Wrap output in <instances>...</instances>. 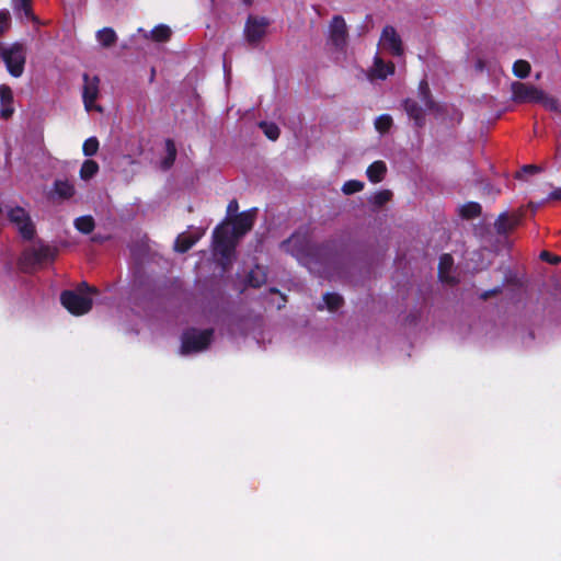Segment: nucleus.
Returning a JSON list of instances; mask_svg holds the SVG:
<instances>
[{
  "instance_id": "nucleus-35",
  "label": "nucleus",
  "mask_w": 561,
  "mask_h": 561,
  "mask_svg": "<svg viewBox=\"0 0 561 561\" xmlns=\"http://www.w3.org/2000/svg\"><path fill=\"white\" fill-rule=\"evenodd\" d=\"M364 188V183L357 180H350L342 186V192L345 195H351L360 192Z\"/></svg>"
},
{
  "instance_id": "nucleus-19",
  "label": "nucleus",
  "mask_w": 561,
  "mask_h": 561,
  "mask_svg": "<svg viewBox=\"0 0 561 561\" xmlns=\"http://www.w3.org/2000/svg\"><path fill=\"white\" fill-rule=\"evenodd\" d=\"M54 191L60 198L65 199L71 198L76 193L73 184L68 180H56Z\"/></svg>"
},
{
  "instance_id": "nucleus-14",
  "label": "nucleus",
  "mask_w": 561,
  "mask_h": 561,
  "mask_svg": "<svg viewBox=\"0 0 561 561\" xmlns=\"http://www.w3.org/2000/svg\"><path fill=\"white\" fill-rule=\"evenodd\" d=\"M454 266V259L449 254H443L438 264V276L442 282L453 284L455 278L450 275Z\"/></svg>"
},
{
  "instance_id": "nucleus-41",
  "label": "nucleus",
  "mask_w": 561,
  "mask_h": 561,
  "mask_svg": "<svg viewBox=\"0 0 561 561\" xmlns=\"http://www.w3.org/2000/svg\"><path fill=\"white\" fill-rule=\"evenodd\" d=\"M549 199H561V187H558L556 190H553L549 196H548Z\"/></svg>"
},
{
  "instance_id": "nucleus-31",
  "label": "nucleus",
  "mask_w": 561,
  "mask_h": 561,
  "mask_svg": "<svg viewBox=\"0 0 561 561\" xmlns=\"http://www.w3.org/2000/svg\"><path fill=\"white\" fill-rule=\"evenodd\" d=\"M260 127L268 139L276 140L279 137V128L276 124L261 122Z\"/></svg>"
},
{
  "instance_id": "nucleus-40",
  "label": "nucleus",
  "mask_w": 561,
  "mask_h": 561,
  "mask_svg": "<svg viewBox=\"0 0 561 561\" xmlns=\"http://www.w3.org/2000/svg\"><path fill=\"white\" fill-rule=\"evenodd\" d=\"M238 209H239L238 202L236 199H232L229 202V204L227 206V214L232 215V214L237 213Z\"/></svg>"
},
{
  "instance_id": "nucleus-33",
  "label": "nucleus",
  "mask_w": 561,
  "mask_h": 561,
  "mask_svg": "<svg viewBox=\"0 0 561 561\" xmlns=\"http://www.w3.org/2000/svg\"><path fill=\"white\" fill-rule=\"evenodd\" d=\"M391 125H392V118L390 115H387V114H382V115L378 116L375 121V127L381 134L387 133L389 130V128L391 127Z\"/></svg>"
},
{
  "instance_id": "nucleus-42",
  "label": "nucleus",
  "mask_w": 561,
  "mask_h": 561,
  "mask_svg": "<svg viewBox=\"0 0 561 561\" xmlns=\"http://www.w3.org/2000/svg\"><path fill=\"white\" fill-rule=\"evenodd\" d=\"M537 170H538V168L536 165H531V164L525 165L523 168L524 172H530V173L536 172Z\"/></svg>"
},
{
  "instance_id": "nucleus-25",
  "label": "nucleus",
  "mask_w": 561,
  "mask_h": 561,
  "mask_svg": "<svg viewBox=\"0 0 561 561\" xmlns=\"http://www.w3.org/2000/svg\"><path fill=\"white\" fill-rule=\"evenodd\" d=\"M99 171V164L93 160H85L80 169V178L83 181L92 179Z\"/></svg>"
},
{
  "instance_id": "nucleus-4",
  "label": "nucleus",
  "mask_w": 561,
  "mask_h": 561,
  "mask_svg": "<svg viewBox=\"0 0 561 561\" xmlns=\"http://www.w3.org/2000/svg\"><path fill=\"white\" fill-rule=\"evenodd\" d=\"M7 216L23 239L32 240L34 238L35 225L26 209L20 206L8 207Z\"/></svg>"
},
{
  "instance_id": "nucleus-6",
  "label": "nucleus",
  "mask_w": 561,
  "mask_h": 561,
  "mask_svg": "<svg viewBox=\"0 0 561 561\" xmlns=\"http://www.w3.org/2000/svg\"><path fill=\"white\" fill-rule=\"evenodd\" d=\"M511 91L513 101L517 103H538L542 98V90L519 81L511 84Z\"/></svg>"
},
{
  "instance_id": "nucleus-23",
  "label": "nucleus",
  "mask_w": 561,
  "mask_h": 561,
  "mask_svg": "<svg viewBox=\"0 0 561 561\" xmlns=\"http://www.w3.org/2000/svg\"><path fill=\"white\" fill-rule=\"evenodd\" d=\"M538 103H540L546 110L550 112L561 114L560 101L557 98L547 94L545 91H542V98H540Z\"/></svg>"
},
{
  "instance_id": "nucleus-5",
  "label": "nucleus",
  "mask_w": 561,
  "mask_h": 561,
  "mask_svg": "<svg viewBox=\"0 0 561 561\" xmlns=\"http://www.w3.org/2000/svg\"><path fill=\"white\" fill-rule=\"evenodd\" d=\"M2 57L8 71L15 78L20 77L24 70L25 49L21 44H13L1 48Z\"/></svg>"
},
{
  "instance_id": "nucleus-44",
  "label": "nucleus",
  "mask_w": 561,
  "mask_h": 561,
  "mask_svg": "<svg viewBox=\"0 0 561 561\" xmlns=\"http://www.w3.org/2000/svg\"><path fill=\"white\" fill-rule=\"evenodd\" d=\"M499 291H500V289H499V288H496V289H494L492 293H493V294H496V293H499Z\"/></svg>"
},
{
  "instance_id": "nucleus-30",
  "label": "nucleus",
  "mask_w": 561,
  "mask_h": 561,
  "mask_svg": "<svg viewBox=\"0 0 561 561\" xmlns=\"http://www.w3.org/2000/svg\"><path fill=\"white\" fill-rule=\"evenodd\" d=\"M323 301L330 311H335L342 306L343 299L337 294L328 293L323 296Z\"/></svg>"
},
{
  "instance_id": "nucleus-7",
  "label": "nucleus",
  "mask_w": 561,
  "mask_h": 561,
  "mask_svg": "<svg viewBox=\"0 0 561 561\" xmlns=\"http://www.w3.org/2000/svg\"><path fill=\"white\" fill-rule=\"evenodd\" d=\"M83 92L82 99L84 107L88 112L98 111L102 112V107L95 104V100L99 96L100 79L96 76L90 77L88 73L83 75Z\"/></svg>"
},
{
  "instance_id": "nucleus-28",
  "label": "nucleus",
  "mask_w": 561,
  "mask_h": 561,
  "mask_svg": "<svg viewBox=\"0 0 561 561\" xmlns=\"http://www.w3.org/2000/svg\"><path fill=\"white\" fill-rule=\"evenodd\" d=\"M530 69V64L524 59L516 60L513 65V73L520 79L527 78Z\"/></svg>"
},
{
  "instance_id": "nucleus-32",
  "label": "nucleus",
  "mask_w": 561,
  "mask_h": 561,
  "mask_svg": "<svg viewBox=\"0 0 561 561\" xmlns=\"http://www.w3.org/2000/svg\"><path fill=\"white\" fill-rule=\"evenodd\" d=\"M299 243L298 250L302 249V240L298 234H293L289 239L283 241L280 243V248L288 253L295 254V250L291 248L293 245H297Z\"/></svg>"
},
{
  "instance_id": "nucleus-38",
  "label": "nucleus",
  "mask_w": 561,
  "mask_h": 561,
  "mask_svg": "<svg viewBox=\"0 0 561 561\" xmlns=\"http://www.w3.org/2000/svg\"><path fill=\"white\" fill-rule=\"evenodd\" d=\"M11 15L8 10H0V33L9 28Z\"/></svg>"
},
{
  "instance_id": "nucleus-22",
  "label": "nucleus",
  "mask_w": 561,
  "mask_h": 561,
  "mask_svg": "<svg viewBox=\"0 0 561 561\" xmlns=\"http://www.w3.org/2000/svg\"><path fill=\"white\" fill-rule=\"evenodd\" d=\"M96 38L103 47H110L116 42V33L111 27H104L96 33Z\"/></svg>"
},
{
  "instance_id": "nucleus-37",
  "label": "nucleus",
  "mask_w": 561,
  "mask_h": 561,
  "mask_svg": "<svg viewBox=\"0 0 561 561\" xmlns=\"http://www.w3.org/2000/svg\"><path fill=\"white\" fill-rule=\"evenodd\" d=\"M391 192L390 191H380L378 193H376L373 197H371V203L375 204L376 206H382L383 204H386L390 198H391Z\"/></svg>"
},
{
  "instance_id": "nucleus-2",
  "label": "nucleus",
  "mask_w": 561,
  "mask_h": 561,
  "mask_svg": "<svg viewBox=\"0 0 561 561\" xmlns=\"http://www.w3.org/2000/svg\"><path fill=\"white\" fill-rule=\"evenodd\" d=\"M95 291L94 288L82 283L77 291L65 290L60 296V301L70 313L81 316L89 312L92 308V299L87 294Z\"/></svg>"
},
{
  "instance_id": "nucleus-24",
  "label": "nucleus",
  "mask_w": 561,
  "mask_h": 561,
  "mask_svg": "<svg viewBox=\"0 0 561 561\" xmlns=\"http://www.w3.org/2000/svg\"><path fill=\"white\" fill-rule=\"evenodd\" d=\"M94 226H95L94 219L92 216H89V215L78 217L75 220L76 229L84 234L92 232L94 229Z\"/></svg>"
},
{
  "instance_id": "nucleus-20",
  "label": "nucleus",
  "mask_w": 561,
  "mask_h": 561,
  "mask_svg": "<svg viewBox=\"0 0 561 561\" xmlns=\"http://www.w3.org/2000/svg\"><path fill=\"white\" fill-rule=\"evenodd\" d=\"M199 239V236H191L186 233L180 234L174 242V250L180 253L188 251Z\"/></svg>"
},
{
  "instance_id": "nucleus-43",
  "label": "nucleus",
  "mask_w": 561,
  "mask_h": 561,
  "mask_svg": "<svg viewBox=\"0 0 561 561\" xmlns=\"http://www.w3.org/2000/svg\"><path fill=\"white\" fill-rule=\"evenodd\" d=\"M482 297H483L484 299H485V298H488V297H489V293H484V294L482 295Z\"/></svg>"
},
{
  "instance_id": "nucleus-8",
  "label": "nucleus",
  "mask_w": 561,
  "mask_h": 561,
  "mask_svg": "<svg viewBox=\"0 0 561 561\" xmlns=\"http://www.w3.org/2000/svg\"><path fill=\"white\" fill-rule=\"evenodd\" d=\"M329 39L336 49H344L347 42V26L341 15H334L329 25Z\"/></svg>"
},
{
  "instance_id": "nucleus-21",
  "label": "nucleus",
  "mask_w": 561,
  "mask_h": 561,
  "mask_svg": "<svg viewBox=\"0 0 561 561\" xmlns=\"http://www.w3.org/2000/svg\"><path fill=\"white\" fill-rule=\"evenodd\" d=\"M171 35V30L169 26L161 24L156 26L150 33L144 32V36L148 38L149 36L156 42H165L169 39Z\"/></svg>"
},
{
  "instance_id": "nucleus-36",
  "label": "nucleus",
  "mask_w": 561,
  "mask_h": 561,
  "mask_svg": "<svg viewBox=\"0 0 561 561\" xmlns=\"http://www.w3.org/2000/svg\"><path fill=\"white\" fill-rule=\"evenodd\" d=\"M419 93H420V98H421V101L424 104V106L427 108H432L433 102L430 98V89H428V84L426 81H421L420 87H419Z\"/></svg>"
},
{
  "instance_id": "nucleus-18",
  "label": "nucleus",
  "mask_w": 561,
  "mask_h": 561,
  "mask_svg": "<svg viewBox=\"0 0 561 561\" xmlns=\"http://www.w3.org/2000/svg\"><path fill=\"white\" fill-rule=\"evenodd\" d=\"M386 172H387V167H386L385 162L383 161H375L374 163H371L368 167L366 174L370 182L378 183V182L382 181Z\"/></svg>"
},
{
  "instance_id": "nucleus-10",
  "label": "nucleus",
  "mask_w": 561,
  "mask_h": 561,
  "mask_svg": "<svg viewBox=\"0 0 561 561\" xmlns=\"http://www.w3.org/2000/svg\"><path fill=\"white\" fill-rule=\"evenodd\" d=\"M380 44L394 56H401L403 53L401 38L392 26H386L382 30Z\"/></svg>"
},
{
  "instance_id": "nucleus-39",
  "label": "nucleus",
  "mask_w": 561,
  "mask_h": 561,
  "mask_svg": "<svg viewBox=\"0 0 561 561\" xmlns=\"http://www.w3.org/2000/svg\"><path fill=\"white\" fill-rule=\"evenodd\" d=\"M540 257L547 262H550V263H553V264H557L559 262H561V257H558V256H553L551 255L549 252L547 251H543L541 252L540 254Z\"/></svg>"
},
{
  "instance_id": "nucleus-15",
  "label": "nucleus",
  "mask_w": 561,
  "mask_h": 561,
  "mask_svg": "<svg viewBox=\"0 0 561 561\" xmlns=\"http://www.w3.org/2000/svg\"><path fill=\"white\" fill-rule=\"evenodd\" d=\"M394 71L393 64H385L381 58L378 56L375 57L374 68L371 70V76L378 79H386L389 75H392Z\"/></svg>"
},
{
  "instance_id": "nucleus-3",
  "label": "nucleus",
  "mask_w": 561,
  "mask_h": 561,
  "mask_svg": "<svg viewBox=\"0 0 561 561\" xmlns=\"http://www.w3.org/2000/svg\"><path fill=\"white\" fill-rule=\"evenodd\" d=\"M211 336L213 330H187L182 336L181 353L190 354L204 351L210 344Z\"/></svg>"
},
{
  "instance_id": "nucleus-9",
  "label": "nucleus",
  "mask_w": 561,
  "mask_h": 561,
  "mask_svg": "<svg viewBox=\"0 0 561 561\" xmlns=\"http://www.w3.org/2000/svg\"><path fill=\"white\" fill-rule=\"evenodd\" d=\"M53 259L54 250L50 247L44 244L33 247L24 253V262L30 265L42 264Z\"/></svg>"
},
{
  "instance_id": "nucleus-13",
  "label": "nucleus",
  "mask_w": 561,
  "mask_h": 561,
  "mask_svg": "<svg viewBox=\"0 0 561 561\" xmlns=\"http://www.w3.org/2000/svg\"><path fill=\"white\" fill-rule=\"evenodd\" d=\"M519 215H508L507 213H502L497 217L494 226L499 234H507L519 224Z\"/></svg>"
},
{
  "instance_id": "nucleus-17",
  "label": "nucleus",
  "mask_w": 561,
  "mask_h": 561,
  "mask_svg": "<svg viewBox=\"0 0 561 561\" xmlns=\"http://www.w3.org/2000/svg\"><path fill=\"white\" fill-rule=\"evenodd\" d=\"M0 100L2 103V110L0 112V116L3 118H9L12 113L13 108L10 106V103L12 101V91L7 85L0 87Z\"/></svg>"
},
{
  "instance_id": "nucleus-1",
  "label": "nucleus",
  "mask_w": 561,
  "mask_h": 561,
  "mask_svg": "<svg viewBox=\"0 0 561 561\" xmlns=\"http://www.w3.org/2000/svg\"><path fill=\"white\" fill-rule=\"evenodd\" d=\"M254 217L255 209L247 210L234 218L232 231L226 221L215 228L213 232L214 251L221 257L224 270L231 261L237 240L251 230Z\"/></svg>"
},
{
  "instance_id": "nucleus-12",
  "label": "nucleus",
  "mask_w": 561,
  "mask_h": 561,
  "mask_svg": "<svg viewBox=\"0 0 561 561\" xmlns=\"http://www.w3.org/2000/svg\"><path fill=\"white\" fill-rule=\"evenodd\" d=\"M33 0H11V7L15 16L20 20H31L35 24H39V20L32 11Z\"/></svg>"
},
{
  "instance_id": "nucleus-34",
  "label": "nucleus",
  "mask_w": 561,
  "mask_h": 561,
  "mask_svg": "<svg viewBox=\"0 0 561 561\" xmlns=\"http://www.w3.org/2000/svg\"><path fill=\"white\" fill-rule=\"evenodd\" d=\"M99 150V140L95 137L88 138L82 146V151L85 157L94 156Z\"/></svg>"
},
{
  "instance_id": "nucleus-11",
  "label": "nucleus",
  "mask_w": 561,
  "mask_h": 561,
  "mask_svg": "<svg viewBox=\"0 0 561 561\" xmlns=\"http://www.w3.org/2000/svg\"><path fill=\"white\" fill-rule=\"evenodd\" d=\"M268 22L265 19L250 18L245 25V37L248 42L254 44L265 34Z\"/></svg>"
},
{
  "instance_id": "nucleus-29",
  "label": "nucleus",
  "mask_w": 561,
  "mask_h": 561,
  "mask_svg": "<svg viewBox=\"0 0 561 561\" xmlns=\"http://www.w3.org/2000/svg\"><path fill=\"white\" fill-rule=\"evenodd\" d=\"M165 149H167V157L162 161V168L167 170L173 164L175 157H176V148H175L174 142L171 139H168L165 141Z\"/></svg>"
},
{
  "instance_id": "nucleus-27",
  "label": "nucleus",
  "mask_w": 561,
  "mask_h": 561,
  "mask_svg": "<svg viewBox=\"0 0 561 561\" xmlns=\"http://www.w3.org/2000/svg\"><path fill=\"white\" fill-rule=\"evenodd\" d=\"M481 213V206L478 203L470 202L461 206L460 215L466 219L476 218Z\"/></svg>"
},
{
  "instance_id": "nucleus-26",
  "label": "nucleus",
  "mask_w": 561,
  "mask_h": 561,
  "mask_svg": "<svg viewBox=\"0 0 561 561\" xmlns=\"http://www.w3.org/2000/svg\"><path fill=\"white\" fill-rule=\"evenodd\" d=\"M265 280H266V273L260 266H256L255 268L251 270L248 275V282L253 287L262 286L265 283Z\"/></svg>"
},
{
  "instance_id": "nucleus-16",
  "label": "nucleus",
  "mask_w": 561,
  "mask_h": 561,
  "mask_svg": "<svg viewBox=\"0 0 561 561\" xmlns=\"http://www.w3.org/2000/svg\"><path fill=\"white\" fill-rule=\"evenodd\" d=\"M404 110L408 115L414 119L417 126H422L424 123L423 108L417 104L416 101L408 99L404 101Z\"/></svg>"
}]
</instances>
